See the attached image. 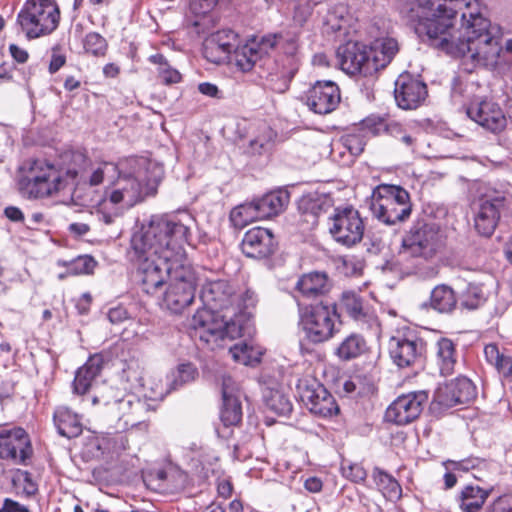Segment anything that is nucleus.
I'll return each mask as SVG.
<instances>
[{"mask_svg":"<svg viewBox=\"0 0 512 512\" xmlns=\"http://www.w3.org/2000/svg\"><path fill=\"white\" fill-rule=\"evenodd\" d=\"M280 39L276 34H268L260 39L254 38L244 45L238 44L226 61L240 72H250L259 60L277 46Z\"/></svg>","mask_w":512,"mask_h":512,"instance_id":"nucleus-14","label":"nucleus"},{"mask_svg":"<svg viewBox=\"0 0 512 512\" xmlns=\"http://www.w3.org/2000/svg\"><path fill=\"white\" fill-rule=\"evenodd\" d=\"M244 314L227 313L209 309H198L189 321L191 337L199 339L211 349L222 346L225 339L233 340L244 335Z\"/></svg>","mask_w":512,"mask_h":512,"instance_id":"nucleus-5","label":"nucleus"},{"mask_svg":"<svg viewBox=\"0 0 512 512\" xmlns=\"http://www.w3.org/2000/svg\"><path fill=\"white\" fill-rule=\"evenodd\" d=\"M343 146L353 156L360 155L366 145L364 136L360 133L348 134L342 137Z\"/></svg>","mask_w":512,"mask_h":512,"instance_id":"nucleus-54","label":"nucleus"},{"mask_svg":"<svg viewBox=\"0 0 512 512\" xmlns=\"http://www.w3.org/2000/svg\"><path fill=\"white\" fill-rule=\"evenodd\" d=\"M239 43L238 34L231 29H222L212 34L205 44V55L214 63L226 61Z\"/></svg>","mask_w":512,"mask_h":512,"instance_id":"nucleus-28","label":"nucleus"},{"mask_svg":"<svg viewBox=\"0 0 512 512\" xmlns=\"http://www.w3.org/2000/svg\"><path fill=\"white\" fill-rule=\"evenodd\" d=\"M389 354L399 368L413 367L421 363L425 353V342L417 331L403 327L390 337Z\"/></svg>","mask_w":512,"mask_h":512,"instance_id":"nucleus-12","label":"nucleus"},{"mask_svg":"<svg viewBox=\"0 0 512 512\" xmlns=\"http://www.w3.org/2000/svg\"><path fill=\"white\" fill-rule=\"evenodd\" d=\"M457 305V298L454 290L445 285H438L430 295V306L439 313H451Z\"/></svg>","mask_w":512,"mask_h":512,"instance_id":"nucleus-38","label":"nucleus"},{"mask_svg":"<svg viewBox=\"0 0 512 512\" xmlns=\"http://www.w3.org/2000/svg\"><path fill=\"white\" fill-rule=\"evenodd\" d=\"M200 298L205 306L203 309L230 315L236 293L234 287L228 281L216 280L203 285Z\"/></svg>","mask_w":512,"mask_h":512,"instance_id":"nucleus-22","label":"nucleus"},{"mask_svg":"<svg viewBox=\"0 0 512 512\" xmlns=\"http://www.w3.org/2000/svg\"><path fill=\"white\" fill-rule=\"evenodd\" d=\"M459 0H443L431 17L418 23L416 32L429 44L445 53L462 57L471 69H494L503 50L502 30L493 24L478 5L468 4L461 14V26L455 29ZM470 70V68H468Z\"/></svg>","mask_w":512,"mask_h":512,"instance_id":"nucleus-1","label":"nucleus"},{"mask_svg":"<svg viewBox=\"0 0 512 512\" xmlns=\"http://www.w3.org/2000/svg\"><path fill=\"white\" fill-rule=\"evenodd\" d=\"M437 365L441 375L448 376L454 372L457 363L454 343L448 338H441L436 343Z\"/></svg>","mask_w":512,"mask_h":512,"instance_id":"nucleus-36","label":"nucleus"},{"mask_svg":"<svg viewBox=\"0 0 512 512\" xmlns=\"http://www.w3.org/2000/svg\"><path fill=\"white\" fill-rule=\"evenodd\" d=\"M495 368L499 373L503 375V377L512 380V358L509 356H504L499 363L495 365Z\"/></svg>","mask_w":512,"mask_h":512,"instance_id":"nucleus-63","label":"nucleus"},{"mask_svg":"<svg viewBox=\"0 0 512 512\" xmlns=\"http://www.w3.org/2000/svg\"><path fill=\"white\" fill-rule=\"evenodd\" d=\"M342 475L352 482L359 483L366 479L367 473L363 466L349 460H343L341 463Z\"/></svg>","mask_w":512,"mask_h":512,"instance_id":"nucleus-51","label":"nucleus"},{"mask_svg":"<svg viewBox=\"0 0 512 512\" xmlns=\"http://www.w3.org/2000/svg\"><path fill=\"white\" fill-rule=\"evenodd\" d=\"M369 208L375 218L387 225L406 221L412 212L409 193L400 186L389 184L373 189Z\"/></svg>","mask_w":512,"mask_h":512,"instance_id":"nucleus-7","label":"nucleus"},{"mask_svg":"<svg viewBox=\"0 0 512 512\" xmlns=\"http://www.w3.org/2000/svg\"><path fill=\"white\" fill-rule=\"evenodd\" d=\"M428 400L425 391H416L397 397L387 408L385 419L396 425H406L416 420Z\"/></svg>","mask_w":512,"mask_h":512,"instance_id":"nucleus-17","label":"nucleus"},{"mask_svg":"<svg viewBox=\"0 0 512 512\" xmlns=\"http://www.w3.org/2000/svg\"><path fill=\"white\" fill-rule=\"evenodd\" d=\"M67 184V177L43 159L28 161L20 169L19 190L29 199L52 196L64 190Z\"/></svg>","mask_w":512,"mask_h":512,"instance_id":"nucleus-6","label":"nucleus"},{"mask_svg":"<svg viewBox=\"0 0 512 512\" xmlns=\"http://www.w3.org/2000/svg\"><path fill=\"white\" fill-rule=\"evenodd\" d=\"M33 449L27 432L21 427L0 428V458L25 464Z\"/></svg>","mask_w":512,"mask_h":512,"instance_id":"nucleus-16","label":"nucleus"},{"mask_svg":"<svg viewBox=\"0 0 512 512\" xmlns=\"http://www.w3.org/2000/svg\"><path fill=\"white\" fill-rule=\"evenodd\" d=\"M482 464H484V461L480 460L479 458H467L460 461L448 460L445 463V467L451 470H458L459 472H468L470 470L476 469Z\"/></svg>","mask_w":512,"mask_h":512,"instance_id":"nucleus-56","label":"nucleus"},{"mask_svg":"<svg viewBox=\"0 0 512 512\" xmlns=\"http://www.w3.org/2000/svg\"><path fill=\"white\" fill-rule=\"evenodd\" d=\"M104 364L101 354H94L89 357L86 363L80 367L75 374L73 391L76 394H85L92 385V382L100 374Z\"/></svg>","mask_w":512,"mask_h":512,"instance_id":"nucleus-29","label":"nucleus"},{"mask_svg":"<svg viewBox=\"0 0 512 512\" xmlns=\"http://www.w3.org/2000/svg\"><path fill=\"white\" fill-rule=\"evenodd\" d=\"M483 287L477 284H469L463 293L461 305L469 310L480 307L485 302Z\"/></svg>","mask_w":512,"mask_h":512,"instance_id":"nucleus-47","label":"nucleus"},{"mask_svg":"<svg viewBox=\"0 0 512 512\" xmlns=\"http://www.w3.org/2000/svg\"><path fill=\"white\" fill-rule=\"evenodd\" d=\"M230 221L236 228H244L251 222L262 220L256 201L244 203L233 208L230 212Z\"/></svg>","mask_w":512,"mask_h":512,"instance_id":"nucleus-39","label":"nucleus"},{"mask_svg":"<svg viewBox=\"0 0 512 512\" xmlns=\"http://www.w3.org/2000/svg\"><path fill=\"white\" fill-rule=\"evenodd\" d=\"M119 173V165L113 162H100L90 168L84 177L83 185H88L89 189L98 187L104 183L114 182Z\"/></svg>","mask_w":512,"mask_h":512,"instance_id":"nucleus-35","label":"nucleus"},{"mask_svg":"<svg viewBox=\"0 0 512 512\" xmlns=\"http://www.w3.org/2000/svg\"><path fill=\"white\" fill-rule=\"evenodd\" d=\"M297 390L301 401L313 414L331 417L339 412L334 397L316 380H300Z\"/></svg>","mask_w":512,"mask_h":512,"instance_id":"nucleus-15","label":"nucleus"},{"mask_svg":"<svg viewBox=\"0 0 512 512\" xmlns=\"http://www.w3.org/2000/svg\"><path fill=\"white\" fill-rule=\"evenodd\" d=\"M122 377L130 383L131 388L137 389L145 387L143 368L137 360L126 362L122 370Z\"/></svg>","mask_w":512,"mask_h":512,"instance_id":"nucleus-45","label":"nucleus"},{"mask_svg":"<svg viewBox=\"0 0 512 512\" xmlns=\"http://www.w3.org/2000/svg\"><path fill=\"white\" fill-rule=\"evenodd\" d=\"M329 207V200L317 193L304 195L298 204L302 221L309 227H315L318 224L320 215L326 213Z\"/></svg>","mask_w":512,"mask_h":512,"instance_id":"nucleus-32","label":"nucleus"},{"mask_svg":"<svg viewBox=\"0 0 512 512\" xmlns=\"http://www.w3.org/2000/svg\"><path fill=\"white\" fill-rule=\"evenodd\" d=\"M198 91L210 98L223 99V92L217 87V85L210 82H202L198 85Z\"/></svg>","mask_w":512,"mask_h":512,"instance_id":"nucleus-60","label":"nucleus"},{"mask_svg":"<svg viewBox=\"0 0 512 512\" xmlns=\"http://www.w3.org/2000/svg\"><path fill=\"white\" fill-rule=\"evenodd\" d=\"M123 395L121 391L105 385L101 388L99 394L92 397V404H102L107 408V412L111 414L115 407V400H120Z\"/></svg>","mask_w":512,"mask_h":512,"instance_id":"nucleus-48","label":"nucleus"},{"mask_svg":"<svg viewBox=\"0 0 512 512\" xmlns=\"http://www.w3.org/2000/svg\"><path fill=\"white\" fill-rule=\"evenodd\" d=\"M176 267L172 278L167 283L168 287L164 295V303L171 312L181 313L194 301L196 274L187 259L183 264H176Z\"/></svg>","mask_w":512,"mask_h":512,"instance_id":"nucleus-11","label":"nucleus"},{"mask_svg":"<svg viewBox=\"0 0 512 512\" xmlns=\"http://www.w3.org/2000/svg\"><path fill=\"white\" fill-rule=\"evenodd\" d=\"M142 389L143 396L153 401L163 400L166 394L171 390L166 389L163 386L161 380H156L153 378L149 379L148 382H145V387Z\"/></svg>","mask_w":512,"mask_h":512,"instance_id":"nucleus-52","label":"nucleus"},{"mask_svg":"<svg viewBox=\"0 0 512 512\" xmlns=\"http://www.w3.org/2000/svg\"><path fill=\"white\" fill-rule=\"evenodd\" d=\"M66 62V57L64 54L60 53V47L55 46L52 48V55L49 64V72L51 74L56 73L61 67L64 66Z\"/></svg>","mask_w":512,"mask_h":512,"instance_id":"nucleus-59","label":"nucleus"},{"mask_svg":"<svg viewBox=\"0 0 512 512\" xmlns=\"http://www.w3.org/2000/svg\"><path fill=\"white\" fill-rule=\"evenodd\" d=\"M13 484L18 491L26 496H32L37 492V486L27 471H19L13 478Z\"/></svg>","mask_w":512,"mask_h":512,"instance_id":"nucleus-53","label":"nucleus"},{"mask_svg":"<svg viewBox=\"0 0 512 512\" xmlns=\"http://www.w3.org/2000/svg\"><path fill=\"white\" fill-rule=\"evenodd\" d=\"M257 302V295L251 289H245L239 295L236 294L235 302L233 303L230 316L234 318L235 314L240 313L245 315L243 319L244 332L246 329H248L250 316V312H247L246 310L254 308Z\"/></svg>","mask_w":512,"mask_h":512,"instance_id":"nucleus-42","label":"nucleus"},{"mask_svg":"<svg viewBox=\"0 0 512 512\" xmlns=\"http://www.w3.org/2000/svg\"><path fill=\"white\" fill-rule=\"evenodd\" d=\"M489 494V490L479 486L467 485L457 497L459 508L462 512H480Z\"/></svg>","mask_w":512,"mask_h":512,"instance_id":"nucleus-34","label":"nucleus"},{"mask_svg":"<svg viewBox=\"0 0 512 512\" xmlns=\"http://www.w3.org/2000/svg\"><path fill=\"white\" fill-rule=\"evenodd\" d=\"M398 52V43L390 37L378 38L367 46L348 42L337 49L341 69L350 75L373 76L385 68Z\"/></svg>","mask_w":512,"mask_h":512,"instance_id":"nucleus-3","label":"nucleus"},{"mask_svg":"<svg viewBox=\"0 0 512 512\" xmlns=\"http://www.w3.org/2000/svg\"><path fill=\"white\" fill-rule=\"evenodd\" d=\"M277 243L269 229L254 227L248 230L241 242L242 252L250 258L263 259L271 256Z\"/></svg>","mask_w":512,"mask_h":512,"instance_id":"nucleus-26","label":"nucleus"},{"mask_svg":"<svg viewBox=\"0 0 512 512\" xmlns=\"http://www.w3.org/2000/svg\"><path fill=\"white\" fill-rule=\"evenodd\" d=\"M330 281L324 272L303 274L296 282L295 290L304 298H316L330 290Z\"/></svg>","mask_w":512,"mask_h":512,"instance_id":"nucleus-30","label":"nucleus"},{"mask_svg":"<svg viewBox=\"0 0 512 512\" xmlns=\"http://www.w3.org/2000/svg\"><path fill=\"white\" fill-rule=\"evenodd\" d=\"M198 375L197 369L192 364H181L170 376V389L176 390L186 383L195 379Z\"/></svg>","mask_w":512,"mask_h":512,"instance_id":"nucleus-44","label":"nucleus"},{"mask_svg":"<svg viewBox=\"0 0 512 512\" xmlns=\"http://www.w3.org/2000/svg\"><path fill=\"white\" fill-rule=\"evenodd\" d=\"M59 20L60 11L53 0H27L17 15V24L28 39L51 34Z\"/></svg>","mask_w":512,"mask_h":512,"instance_id":"nucleus-9","label":"nucleus"},{"mask_svg":"<svg viewBox=\"0 0 512 512\" xmlns=\"http://www.w3.org/2000/svg\"><path fill=\"white\" fill-rule=\"evenodd\" d=\"M507 208L505 196L496 195L479 199L474 215V227L477 232L485 237H490L498 223L501 215Z\"/></svg>","mask_w":512,"mask_h":512,"instance_id":"nucleus-19","label":"nucleus"},{"mask_svg":"<svg viewBox=\"0 0 512 512\" xmlns=\"http://www.w3.org/2000/svg\"><path fill=\"white\" fill-rule=\"evenodd\" d=\"M149 405L134 394H124L120 400H115V407L111 415L119 422H123V428L139 425L147 412Z\"/></svg>","mask_w":512,"mask_h":512,"instance_id":"nucleus-27","label":"nucleus"},{"mask_svg":"<svg viewBox=\"0 0 512 512\" xmlns=\"http://www.w3.org/2000/svg\"><path fill=\"white\" fill-rule=\"evenodd\" d=\"M373 479L383 496L389 500H396L401 496V486L397 480L385 471L375 468Z\"/></svg>","mask_w":512,"mask_h":512,"instance_id":"nucleus-41","label":"nucleus"},{"mask_svg":"<svg viewBox=\"0 0 512 512\" xmlns=\"http://www.w3.org/2000/svg\"><path fill=\"white\" fill-rule=\"evenodd\" d=\"M83 48L86 53L95 57H101L106 54L108 44L106 39L97 32H89L83 40Z\"/></svg>","mask_w":512,"mask_h":512,"instance_id":"nucleus-46","label":"nucleus"},{"mask_svg":"<svg viewBox=\"0 0 512 512\" xmlns=\"http://www.w3.org/2000/svg\"><path fill=\"white\" fill-rule=\"evenodd\" d=\"M150 165L144 158H129L121 162L113 182L115 188L109 196L110 202L132 207L146 196L154 195L158 179L147 176Z\"/></svg>","mask_w":512,"mask_h":512,"instance_id":"nucleus-4","label":"nucleus"},{"mask_svg":"<svg viewBox=\"0 0 512 512\" xmlns=\"http://www.w3.org/2000/svg\"><path fill=\"white\" fill-rule=\"evenodd\" d=\"M63 265L67 267V273L69 275H82L92 273L96 262L91 256L83 255L70 262H64Z\"/></svg>","mask_w":512,"mask_h":512,"instance_id":"nucleus-49","label":"nucleus"},{"mask_svg":"<svg viewBox=\"0 0 512 512\" xmlns=\"http://www.w3.org/2000/svg\"><path fill=\"white\" fill-rule=\"evenodd\" d=\"M217 2L218 0H191L190 10L195 15H205L215 7Z\"/></svg>","mask_w":512,"mask_h":512,"instance_id":"nucleus-57","label":"nucleus"},{"mask_svg":"<svg viewBox=\"0 0 512 512\" xmlns=\"http://www.w3.org/2000/svg\"><path fill=\"white\" fill-rule=\"evenodd\" d=\"M266 406L269 410L281 416H286L292 411V403L279 391L271 392L270 396L266 399Z\"/></svg>","mask_w":512,"mask_h":512,"instance_id":"nucleus-50","label":"nucleus"},{"mask_svg":"<svg viewBox=\"0 0 512 512\" xmlns=\"http://www.w3.org/2000/svg\"><path fill=\"white\" fill-rule=\"evenodd\" d=\"M298 326L303 339L311 344L329 341L337 332L335 306L323 302L306 306L298 305Z\"/></svg>","mask_w":512,"mask_h":512,"instance_id":"nucleus-8","label":"nucleus"},{"mask_svg":"<svg viewBox=\"0 0 512 512\" xmlns=\"http://www.w3.org/2000/svg\"><path fill=\"white\" fill-rule=\"evenodd\" d=\"M484 354L487 361L495 366L505 356L500 353L499 348L496 344H487L484 348Z\"/></svg>","mask_w":512,"mask_h":512,"instance_id":"nucleus-62","label":"nucleus"},{"mask_svg":"<svg viewBox=\"0 0 512 512\" xmlns=\"http://www.w3.org/2000/svg\"><path fill=\"white\" fill-rule=\"evenodd\" d=\"M329 232L337 243L353 247L362 241L365 224L354 207H337L329 218Z\"/></svg>","mask_w":512,"mask_h":512,"instance_id":"nucleus-13","label":"nucleus"},{"mask_svg":"<svg viewBox=\"0 0 512 512\" xmlns=\"http://www.w3.org/2000/svg\"><path fill=\"white\" fill-rule=\"evenodd\" d=\"M107 318L112 324H120L129 318V313L125 307L116 306L109 309Z\"/></svg>","mask_w":512,"mask_h":512,"instance_id":"nucleus-61","label":"nucleus"},{"mask_svg":"<svg viewBox=\"0 0 512 512\" xmlns=\"http://www.w3.org/2000/svg\"><path fill=\"white\" fill-rule=\"evenodd\" d=\"M368 351V344L363 336L352 333L345 337L336 349L335 354L341 360H352Z\"/></svg>","mask_w":512,"mask_h":512,"instance_id":"nucleus-37","label":"nucleus"},{"mask_svg":"<svg viewBox=\"0 0 512 512\" xmlns=\"http://www.w3.org/2000/svg\"><path fill=\"white\" fill-rule=\"evenodd\" d=\"M340 306L362 330L371 331L374 334L380 332V322L375 310L359 294L351 291L343 292Z\"/></svg>","mask_w":512,"mask_h":512,"instance_id":"nucleus-18","label":"nucleus"},{"mask_svg":"<svg viewBox=\"0 0 512 512\" xmlns=\"http://www.w3.org/2000/svg\"><path fill=\"white\" fill-rule=\"evenodd\" d=\"M477 395L473 382L466 377H457L445 384L439 385L435 390L433 401L443 408H451L459 404H466L475 399Z\"/></svg>","mask_w":512,"mask_h":512,"instance_id":"nucleus-20","label":"nucleus"},{"mask_svg":"<svg viewBox=\"0 0 512 512\" xmlns=\"http://www.w3.org/2000/svg\"><path fill=\"white\" fill-rule=\"evenodd\" d=\"M193 216L188 212L152 216L148 224L132 235L129 259L137 266L142 291L155 295L172 278L176 264L186 260Z\"/></svg>","mask_w":512,"mask_h":512,"instance_id":"nucleus-2","label":"nucleus"},{"mask_svg":"<svg viewBox=\"0 0 512 512\" xmlns=\"http://www.w3.org/2000/svg\"><path fill=\"white\" fill-rule=\"evenodd\" d=\"M222 409L221 420L225 426H234L242 420V391L229 375L221 378Z\"/></svg>","mask_w":512,"mask_h":512,"instance_id":"nucleus-25","label":"nucleus"},{"mask_svg":"<svg viewBox=\"0 0 512 512\" xmlns=\"http://www.w3.org/2000/svg\"><path fill=\"white\" fill-rule=\"evenodd\" d=\"M340 90L332 81H317L306 93V104L317 114H328L340 102Z\"/></svg>","mask_w":512,"mask_h":512,"instance_id":"nucleus-24","label":"nucleus"},{"mask_svg":"<svg viewBox=\"0 0 512 512\" xmlns=\"http://www.w3.org/2000/svg\"><path fill=\"white\" fill-rule=\"evenodd\" d=\"M486 512H512V497L501 496L497 498Z\"/></svg>","mask_w":512,"mask_h":512,"instance_id":"nucleus-58","label":"nucleus"},{"mask_svg":"<svg viewBox=\"0 0 512 512\" xmlns=\"http://www.w3.org/2000/svg\"><path fill=\"white\" fill-rule=\"evenodd\" d=\"M444 246V236L438 224L417 221L402 240L404 251L413 257L433 258Z\"/></svg>","mask_w":512,"mask_h":512,"instance_id":"nucleus-10","label":"nucleus"},{"mask_svg":"<svg viewBox=\"0 0 512 512\" xmlns=\"http://www.w3.org/2000/svg\"><path fill=\"white\" fill-rule=\"evenodd\" d=\"M149 61L158 66L157 73L164 84H176L181 81L182 77L179 71L171 67L162 54L151 55Z\"/></svg>","mask_w":512,"mask_h":512,"instance_id":"nucleus-43","label":"nucleus"},{"mask_svg":"<svg viewBox=\"0 0 512 512\" xmlns=\"http://www.w3.org/2000/svg\"><path fill=\"white\" fill-rule=\"evenodd\" d=\"M317 4L318 2L314 0H304L300 2L294 9V21L299 25H303L312 15Z\"/></svg>","mask_w":512,"mask_h":512,"instance_id":"nucleus-55","label":"nucleus"},{"mask_svg":"<svg viewBox=\"0 0 512 512\" xmlns=\"http://www.w3.org/2000/svg\"><path fill=\"white\" fill-rule=\"evenodd\" d=\"M229 353L236 362L244 365L259 363L263 354L260 347H254L247 342L237 343L230 347Z\"/></svg>","mask_w":512,"mask_h":512,"instance_id":"nucleus-40","label":"nucleus"},{"mask_svg":"<svg viewBox=\"0 0 512 512\" xmlns=\"http://www.w3.org/2000/svg\"><path fill=\"white\" fill-rule=\"evenodd\" d=\"M467 116L484 129L497 133L507 124L501 107L491 100H475L466 109Z\"/></svg>","mask_w":512,"mask_h":512,"instance_id":"nucleus-23","label":"nucleus"},{"mask_svg":"<svg viewBox=\"0 0 512 512\" xmlns=\"http://www.w3.org/2000/svg\"><path fill=\"white\" fill-rule=\"evenodd\" d=\"M289 193L285 190H276L265 194L263 197L255 200L263 219L276 216L284 211L289 203Z\"/></svg>","mask_w":512,"mask_h":512,"instance_id":"nucleus-33","label":"nucleus"},{"mask_svg":"<svg viewBox=\"0 0 512 512\" xmlns=\"http://www.w3.org/2000/svg\"><path fill=\"white\" fill-rule=\"evenodd\" d=\"M0 512H29L28 508L12 499H5Z\"/></svg>","mask_w":512,"mask_h":512,"instance_id":"nucleus-64","label":"nucleus"},{"mask_svg":"<svg viewBox=\"0 0 512 512\" xmlns=\"http://www.w3.org/2000/svg\"><path fill=\"white\" fill-rule=\"evenodd\" d=\"M428 94L426 84L409 73H402L395 81L394 97L401 109L418 108Z\"/></svg>","mask_w":512,"mask_h":512,"instance_id":"nucleus-21","label":"nucleus"},{"mask_svg":"<svg viewBox=\"0 0 512 512\" xmlns=\"http://www.w3.org/2000/svg\"><path fill=\"white\" fill-rule=\"evenodd\" d=\"M53 422L59 435L68 439L78 437L83 431L80 416L64 405L55 409Z\"/></svg>","mask_w":512,"mask_h":512,"instance_id":"nucleus-31","label":"nucleus"}]
</instances>
